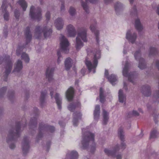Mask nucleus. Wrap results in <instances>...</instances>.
Wrapping results in <instances>:
<instances>
[{"label": "nucleus", "mask_w": 159, "mask_h": 159, "mask_svg": "<svg viewBox=\"0 0 159 159\" xmlns=\"http://www.w3.org/2000/svg\"><path fill=\"white\" fill-rule=\"evenodd\" d=\"M88 55H90L92 54L94 55L93 63L87 59L85 61V64L88 69L90 71L92 70H93V73L95 72V69L98 64V60L101 57V51L99 48L93 49L92 48H88L87 50Z\"/></svg>", "instance_id": "obj_1"}, {"label": "nucleus", "mask_w": 159, "mask_h": 159, "mask_svg": "<svg viewBox=\"0 0 159 159\" xmlns=\"http://www.w3.org/2000/svg\"><path fill=\"white\" fill-rule=\"evenodd\" d=\"M94 134L91 132L88 131L83 135L82 144L83 148L86 149L89 144L90 142H91L93 144V148L95 149V144L94 142Z\"/></svg>", "instance_id": "obj_2"}, {"label": "nucleus", "mask_w": 159, "mask_h": 159, "mask_svg": "<svg viewBox=\"0 0 159 159\" xmlns=\"http://www.w3.org/2000/svg\"><path fill=\"white\" fill-rule=\"evenodd\" d=\"M3 61H5L6 64V70L5 72V79H4V81H7L8 75L10 74L11 70L12 62L11 60L10 57L9 56H7L3 59L2 57H0V64H1Z\"/></svg>", "instance_id": "obj_3"}, {"label": "nucleus", "mask_w": 159, "mask_h": 159, "mask_svg": "<svg viewBox=\"0 0 159 159\" xmlns=\"http://www.w3.org/2000/svg\"><path fill=\"white\" fill-rule=\"evenodd\" d=\"M81 39L84 42H87V30L84 29L83 31L79 32L76 38V48L79 50L83 46V43L80 40Z\"/></svg>", "instance_id": "obj_4"}, {"label": "nucleus", "mask_w": 159, "mask_h": 159, "mask_svg": "<svg viewBox=\"0 0 159 159\" xmlns=\"http://www.w3.org/2000/svg\"><path fill=\"white\" fill-rule=\"evenodd\" d=\"M21 126V123L20 122H19L16 123V132H14L12 130L9 131L8 137L7 139V143H9L10 141H12L14 140L16 138L20 137Z\"/></svg>", "instance_id": "obj_5"}, {"label": "nucleus", "mask_w": 159, "mask_h": 159, "mask_svg": "<svg viewBox=\"0 0 159 159\" xmlns=\"http://www.w3.org/2000/svg\"><path fill=\"white\" fill-rule=\"evenodd\" d=\"M39 132L38 135V139L42 138L43 136L42 131H45L52 133L55 130V128L52 126H49L47 125L43 124L41 123L39 124Z\"/></svg>", "instance_id": "obj_6"}, {"label": "nucleus", "mask_w": 159, "mask_h": 159, "mask_svg": "<svg viewBox=\"0 0 159 159\" xmlns=\"http://www.w3.org/2000/svg\"><path fill=\"white\" fill-rule=\"evenodd\" d=\"M52 32V29H48L47 27L45 26L43 29L39 26H37L35 30V34H38L39 36H40V34L42 32L43 33L44 36L45 38H46L50 36ZM39 36L36 37L37 39H39Z\"/></svg>", "instance_id": "obj_7"}, {"label": "nucleus", "mask_w": 159, "mask_h": 159, "mask_svg": "<svg viewBox=\"0 0 159 159\" xmlns=\"http://www.w3.org/2000/svg\"><path fill=\"white\" fill-rule=\"evenodd\" d=\"M35 11L34 7L32 6L30 9V16L32 19L40 20L42 18L41 9L39 7H38L36 10V12H34Z\"/></svg>", "instance_id": "obj_8"}, {"label": "nucleus", "mask_w": 159, "mask_h": 159, "mask_svg": "<svg viewBox=\"0 0 159 159\" xmlns=\"http://www.w3.org/2000/svg\"><path fill=\"white\" fill-rule=\"evenodd\" d=\"M60 48L62 51L65 53H68L69 52L68 47L69 43L67 39L63 35L62 36L60 43Z\"/></svg>", "instance_id": "obj_9"}, {"label": "nucleus", "mask_w": 159, "mask_h": 159, "mask_svg": "<svg viewBox=\"0 0 159 159\" xmlns=\"http://www.w3.org/2000/svg\"><path fill=\"white\" fill-rule=\"evenodd\" d=\"M22 147L23 153L25 155L28 152L30 148L29 142L26 137H24L23 139Z\"/></svg>", "instance_id": "obj_10"}, {"label": "nucleus", "mask_w": 159, "mask_h": 159, "mask_svg": "<svg viewBox=\"0 0 159 159\" xmlns=\"http://www.w3.org/2000/svg\"><path fill=\"white\" fill-rule=\"evenodd\" d=\"M7 0H3L1 7V9L3 13H5L4 15V18L5 20H8L9 19V14L7 11Z\"/></svg>", "instance_id": "obj_11"}, {"label": "nucleus", "mask_w": 159, "mask_h": 159, "mask_svg": "<svg viewBox=\"0 0 159 159\" xmlns=\"http://www.w3.org/2000/svg\"><path fill=\"white\" fill-rule=\"evenodd\" d=\"M54 68L49 66L47 69L46 72V78L48 79L49 82H50L53 80V75L54 70Z\"/></svg>", "instance_id": "obj_12"}, {"label": "nucleus", "mask_w": 159, "mask_h": 159, "mask_svg": "<svg viewBox=\"0 0 159 159\" xmlns=\"http://www.w3.org/2000/svg\"><path fill=\"white\" fill-rule=\"evenodd\" d=\"M108 71L107 70H105V75L108 80L110 83L114 85L115 84L114 83L116 82L117 80V77L116 75L113 74H112L108 76Z\"/></svg>", "instance_id": "obj_13"}, {"label": "nucleus", "mask_w": 159, "mask_h": 159, "mask_svg": "<svg viewBox=\"0 0 159 159\" xmlns=\"http://www.w3.org/2000/svg\"><path fill=\"white\" fill-rule=\"evenodd\" d=\"M129 62L128 61H127L125 63L124 67L123 69L122 73L123 76L127 78L128 81H129Z\"/></svg>", "instance_id": "obj_14"}, {"label": "nucleus", "mask_w": 159, "mask_h": 159, "mask_svg": "<svg viewBox=\"0 0 159 159\" xmlns=\"http://www.w3.org/2000/svg\"><path fill=\"white\" fill-rule=\"evenodd\" d=\"M74 90L73 87H70L66 92V97L69 101L72 100L74 97Z\"/></svg>", "instance_id": "obj_15"}, {"label": "nucleus", "mask_w": 159, "mask_h": 159, "mask_svg": "<svg viewBox=\"0 0 159 159\" xmlns=\"http://www.w3.org/2000/svg\"><path fill=\"white\" fill-rule=\"evenodd\" d=\"M82 116L81 113L79 112H75L73 114V125L75 126H77L78 124V120L80 119Z\"/></svg>", "instance_id": "obj_16"}, {"label": "nucleus", "mask_w": 159, "mask_h": 159, "mask_svg": "<svg viewBox=\"0 0 159 159\" xmlns=\"http://www.w3.org/2000/svg\"><path fill=\"white\" fill-rule=\"evenodd\" d=\"M119 149V146L116 145V147L113 149V151H111L107 149H105L104 152L108 156H111L113 157H114L116 152L118 151Z\"/></svg>", "instance_id": "obj_17"}, {"label": "nucleus", "mask_w": 159, "mask_h": 159, "mask_svg": "<svg viewBox=\"0 0 159 159\" xmlns=\"http://www.w3.org/2000/svg\"><path fill=\"white\" fill-rule=\"evenodd\" d=\"M25 36L26 43V45H27L29 43L30 41L32 39V35L30 33V28L29 27H26L25 30ZM26 45H25V46Z\"/></svg>", "instance_id": "obj_18"}, {"label": "nucleus", "mask_w": 159, "mask_h": 159, "mask_svg": "<svg viewBox=\"0 0 159 159\" xmlns=\"http://www.w3.org/2000/svg\"><path fill=\"white\" fill-rule=\"evenodd\" d=\"M96 24H95L93 25H91L90 28L91 31L94 33L96 37V41L98 44L99 42V32L98 30H96Z\"/></svg>", "instance_id": "obj_19"}, {"label": "nucleus", "mask_w": 159, "mask_h": 159, "mask_svg": "<svg viewBox=\"0 0 159 159\" xmlns=\"http://www.w3.org/2000/svg\"><path fill=\"white\" fill-rule=\"evenodd\" d=\"M80 102L77 101L75 102L71 103L68 106V109L71 111H73L76 108H80Z\"/></svg>", "instance_id": "obj_20"}, {"label": "nucleus", "mask_w": 159, "mask_h": 159, "mask_svg": "<svg viewBox=\"0 0 159 159\" xmlns=\"http://www.w3.org/2000/svg\"><path fill=\"white\" fill-rule=\"evenodd\" d=\"M69 36L70 37H74L76 35V32L74 26L71 25H68L67 28Z\"/></svg>", "instance_id": "obj_21"}, {"label": "nucleus", "mask_w": 159, "mask_h": 159, "mask_svg": "<svg viewBox=\"0 0 159 159\" xmlns=\"http://www.w3.org/2000/svg\"><path fill=\"white\" fill-rule=\"evenodd\" d=\"M55 26L58 30H60L62 28L63 25V23L62 19L59 18L55 21Z\"/></svg>", "instance_id": "obj_22"}, {"label": "nucleus", "mask_w": 159, "mask_h": 159, "mask_svg": "<svg viewBox=\"0 0 159 159\" xmlns=\"http://www.w3.org/2000/svg\"><path fill=\"white\" fill-rule=\"evenodd\" d=\"M86 2H81V5L84 9L87 12H88V7L87 5V2L89 1L91 3H95L96 2V0H85Z\"/></svg>", "instance_id": "obj_23"}, {"label": "nucleus", "mask_w": 159, "mask_h": 159, "mask_svg": "<svg viewBox=\"0 0 159 159\" xmlns=\"http://www.w3.org/2000/svg\"><path fill=\"white\" fill-rule=\"evenodd\" d=\"M72 60L70 58L66 59L65 62V66L66 70H68L72 66Z\"/></svg>", "instance_id": "obj_24"}, {"label": "nucleus", "mask_w": 159, "mask_h": 159, "mask_svg": "<svg viewBox=\"0 0 159 159\" xmlns=\"http://www.w3.org/2000/svg\"><path fill=\"white\" fill-rule=\"evenodd\" d=\"M34 111L36 113V116L34 118H31L30 120V123L33 125L36 126L37 124V114L38 113V110L37 108H34Z\"/></svg>", "instance_id": "obj_25"}, {"label": "nucleus", "mask_w": 159, "mask_h": 159, "mask_svg": "<svg viewBox=\"0 0 159 159\" xmlns=\"http://www.w3.org/2000/svg\"><path fill=\"white\" fill-rule=\"evenodd\" d=\"M100 107L98 105H96L94 111V117L95 119H98L99 116Z\"/></svg>", "instance_id": "obj_26"}, {"label": "nucleus", "mask_w": 159, "mask_h": 159, "mask_svg": "<svg viewBox=\"0 0 159 159\" xmlns=\"http://www.w3.org/2000/svg\"><path fill=\"white\" fill-rule=\"evenodd\" d=\"M22 62L20 60H18L14 70V71L19 72L22 68Z\"/></svg>", "instance_id": "obj_27"}, {"label": "nucleus", "mask_w": 159, "mask_h": 159, "mask_svg": "<svg viewBox=\"0 0 159 159\" xmlns=\"http://www.w3.org/2000/svg\"><path fill=\"white\" fill-rule=\"evenodd\" d=\"M118 97L119 101L120 102L123 103L125 100V96L123 94V91L121 89H120L119 91Z\"/></svg>", "instance_id": "obj_28"}, {"label": "nucleus", "mask_w": 159, "mask_h": 159, "mask_svg": "<svg viewBox=\"0 0 159 159\" xmlns=\"http://www.w3.org/2000/svg\"><path fill=\"white\" fill-rule=\"evenodd\" d=\"M59 94L58 93H56L55 98L56 101V103L57 105L58 108L59 109H61V100L59 97Z\"/></svg>", "instance_id": "obj_29"}, {"label": "nucleus", "mask_w": 159, "mask_h": 159, "mask_svg": "<svg viewBox=\"0 0 159 159\" xmlns=\"http://www.w3.org/2000/svg\"><path fill=\"white\" fill-rule=\"evenodd\" d=\"M114 8L116 14H117L119 11H120L122 10L123 6L121 3L117 2L115 4Z\"/></svg>", "instance_id": "obj_30"}, {"label": "nucleus", "mask_w": 159, "mask_h": 159, "mask_svg": "<svg viewBox=\"0 0 159 159\" xmlns=\"http://www.w3.org/2000/svg\"><path fill=\"white\" fill-rule=\"evenodd\" d=\"M103 124L105 125L107 124L109 119L108 114L106 111L104 110L103 111Z\"/></svg>", "instance_id": "obj_31"}, {"label": "nucleus", "mask_w": 159, "mask_h": 159, "mask_svg": "<svg viewBox=\"0 0 159 159\" xmlns=\"http://www.w3.org/2000/svg\"><path fill=\"white\" fill-rule=\"evenodd\" d=\"M18 3L23 8L24 11H25L27 8V5L25 0H19Z\"/></svg>", "instance_id": "obj_32"}, {"label": "nucleus", "mask_w": 159, "mask_h": 159, "mask_svg": "<svg viewBox=\"0 0 159 159\" xmlns=\"http://www.w3.org/2000/svg\"><path fill=\"white\" fill-rule=\"evenodd\" d=\"M78 156V153L76 151H72L70 154V159H77Z\"/></svg>", "instance_id": "obj_33"}, {"label": "nucleus", "mask_w": 159, "mask_h": 159, "mask_svg": "<svg viewBox=\"0 0 159 159\" xmlns=\"http://www.w3.org/2000/svg\"><path fill=\"white\" fill-rule=\"evenodd\" d=\"M123 131L122 128H120L118 130V135L120 139L122 142L124 141V138L123 135Z\"/></svg>", "instance_id": "obj_34"}, {"label": "nucleus", "mask_w": 159, "mask_h": 159, "mask_svg": "<svg viewBox=\"0 0 159 159\" xmlns=\"http://www.w3.org/2000/svg\"><path fill=\"white\" fill-rule=\"evenodd\" d=\"M135 26L136 29L138 30H141L143 29V27L139 19H137L135 20Z\"/></svg>", "instance_id": "obj_35"}, {"label": "nucleus", "mask_w": 159, "mask_h": 159, "mask_svg": "<svg viewBox=\"0 0 159 159\" xmlns=\"http://www.w3.org/2000/svg\"><path fill=\"white\" fill-rule=\"evenodd\" d=\"M100 102L103 103L105 101V97L103 95V89L102 88H101L100 89Z\"/></svg>", "instance_id": "obj_36"}, {"label": "nucleus", "mask_w": 159, "mask_h": 159, "mask_svg": "<svg viewBox=\"0 0 159 159\" xmlns=\"http://www.w3.org/2000/svg\"><path fill=\"white\" fill-rule=\"evenodd\" d=\"M21 58L22 59L24 60L26 63H28L29 62L30 58L28 55L25 52H23L21 55Z\"/></svg>", "instance_id": "obj_37"}, {"label": "nucleus", "mask_w": 159, "mask_h": 159, "mask_svg": "<svg viewBox=\"0 0 159 159\" xmlns=\"http://www.w3.org/2000/svg\"><path fill=\"white\" fill-rule=\"evenodd\" d=\"M47 91H42L41 93V95L40 97V102L41 105H42L44 102L45 97L47 94Z\"/></svg>", "instance_id": "obj_38"}, {"label": "nucleus", "mask_w": 159, "mask_h": 159, "mask_svg": "<svg viewBox=\"0 0 159 159\" xmlns=\"http://www.w3.org/2000/svg\"><path fill=\"white\" fill-rule=\"evenodd\" d=\"M75 10L73 7H70V8L69 12L71 16H73L75 15Z\"/></svg>", "instance_id": "obj_39"}, {"label": "nucleus", "mask_w": 159, "mask_h": 159, "mask_svg": "<svg viewBox=\"0 0 159 159\" xmlns=\"http://www.w3.org/2000/svg\"><path fill=\"white\" fill-rule=\"evenodd\" d=\"M136 38V35L134 34L133 35H130V42L133 43L135 41Z\"/></svg>", "instance_id": "obj_40"}, {"label": "nucleus", "mask_w": 159, "mask_h": 159, "mask_svg": "<svg viewBox=\"0 0 159 159\" xmlns=\"http://www.w3.org/2000/svg\"><path fill=\"white\" fill-rule=\"evenodd\" d=\"M24 48V46L18 47L16 51V54L17 56H19L21 52L20 50L23 48Z\"/></svg>", "instance_id": "obj_41"}, {"label": "nucleus", "mask_w": 159, "mask_h": 159, "mask_svg": "<svg viewBox=\"0 0 159 159\" xmlns=\"http://www.w3.org/2000/svg\"><path fill=\"white\" fill-rule=\"evenodd\" d=\"M20 12L18 10H16L14 12V15L16 19H18L20 16Z\"/></svg>", "instance_id": "obj_42"}, {"label": "nucleus", "mask_w": 159, "mask_h": 159, "mask_svg": "<svg viewBox=\"0 0 159 159\" xmlns=\"http://www.w3.org/2000/svg\"><path fill=\"white\" fill-rule=\"evenodd\" d=\"M57 55L58 56V58L57 59V62L58 63H59L61 60H60V58L61 57V53L60 51H58L57 52Z\"/></svg>", "instance_id": "obj_43"}, {"label": "nucleus", "mask_w": 159, "mask_h": 159, "mask_svg": "<svg viewBox=\"0 0 159 159\" xmlns=\"http://www.w3.org/2000/svg\"><path fill=\"white\" fill-rule=\"evenodd\" d=\"M156 134V133L155 131L152 132L150 134V138H155Z\"/></svg>", "instance_id": "obj_44"}, {"label": "nucleus", "mask_w": 159, "mask_h": 159, "mask_svg": "<svg viewBox=\"0 0 159 159\" xmlns=\"http://www.w3.org/2000/svg\"><path fill=\"white\" fill-rule=\"evenodd\" d=\"M61 2H62L61 7V10L62 11L65 9L64 2V0H60Z\"/></svg>", "instance_id": "obj_45"}, {"label": "nucleus", "mask_w": 159, "mask_h": 159, "mask_svg": "<svg viewBox=\"0 0 159 159\" xmlns=\"http://www.w3.org/2000/svg\"><path fill=\"white\" fill-rule=\"evenodd\" d=\"M50 12L49 11L47 12L46 13V19L48 20H49V19L50 18Z\"/></svg>", "instance_id": "obj_46"}, {"label": "nucleus", "mask_w": 159, "mask_h": 159, "mask_svg": "<svg viewBox=\"0 0 159 159\" xmlns=\"http://www.w3.org/2000/svg\"><path fill=\"white\" fill-rule=\"evenodd\" d=\"M145 65L144 64V63H139V67L141 69H143L145 68Z\"/></svg>", "instance_id": "obj_47"}, {"label": "nucleus", "mask_w": 159, "mask_h": 159, "mask_svg": "<svg viewBox=\"0 0 159 159\" xmlns=\"http://www.w3.org/2000/svg\"><path fill=\"white\" fill-rule=\"evenodd\" d=\"M126 147V145L124 142H122L121 143V148L122 149H125Z\"/></svg>", "instance_id": "obj_48"}, {"label": "nucleus", "mask_w": 159, "mask_h": 159, "mask_svg": "<svg viewBox=\"0 0 159 159\" xmlns=\"http://www.w3.org/2000/svg\"><path fill=\"white\" fill-rule=\"evenodd\" d=\"M10 148L11 149H13L15 147V145L14 144H11L10 145Z\"/></svg>", "instance_id": "obj_49"}, {"label": "nucleus", "mask_w": 159, "mask_h": 159, "mask_svg": "<svg viewBox=\"0 0 159 159\" xmlns=\"http://www.w3.org/2000/svg\"><path fill=\"white\" fill-rule=\"evenodd\" d=\"M126 38L128 40H129V32L128 31L126 35Z\"/></svg>", "instance_id": "obj_50"}, {"label": "nucleus", "mask_w": 159, "mask_h": 159, "mask_svg": "<svg viewBox=\"0 0 159 159\" xmlns=\"http://www.w3.org/2000/svg\"><path fill=\"white\" fill-rule=\"evenodd\" d=\"M133 115L135 116H138L139 113L135 111H133L132 112Z\"/></svg>", "instance_id": "obj_51"}, {"label": "nucleus", "mask_w": 159, "mask_h": 159, "mask_svg": "<svg viewBox=\"0 0 159 159\" xmlns=\"http://www.w3.org/2000/svg\"><path fill=\"white\" fill-rule=\"evenodd\" d=\"M112 0H104L105 3L107 4L112 1Z\"/></svg>", "instance_id": "obj_52"}, {"label": "nucleus", "mask_w": 159, "mask_h": 159, "mask_svg": "<svg viewBox=\"0 0 159 159\" xmlns=\"http://www.w3.org/2000/svg\"><path fill=\"white\" fill-rule=\"evenodd\" d=\"M7 87H4L2 88L1 89L2 91V92H4L7 90Z\"/></svg>", "instance_id": "obj_53"}, {"label": "nucleus", "mask_w": 159, "mask_h": 159, "mask_svg": "<svg viewBox=\"0 0 159 159\" xmlns=\"http://www.w3.org/2000/svg\"><path fill=\"white\" fill-rule=\"evenodd\" d=\"M124 88L125 90H127V84L125 82L124 83Z\"/></svg>", "instance_id": "obj_54"}, {"label": "nucleus", "mask_w": 159, "mask_h": 159, "mask_svg": "<svg viewBox=\"0 0 159 159\" xmlns=\"http://www.w3.org/2000/svg\"><path fill=\"white\" fill-rule=\"evenodd\" d=\"M121 156L120 155H118L116 156V159H121Z\"/></svg>", "instance_id": "obj_55"}, {"label": "nucleus", "mask_w": 159, "mask_h": 159, "mask_svg": "<svg viewBox=\"0 0 159 159\" xmlns=\"http://www.w3.org/2000/svg\"><path fill=\"white\" fill-rule=\"evenodd\" d=\"M5 30H5V29H4V34L5 35H6V36H7V31H6Z\"/></svg>", "instance_id": "obj_56"}, {"label": "nucleus", "mask_w": 159, "mask_h": 159, "mask_svg": "<svg viewBox=\"0 0 159 159\" xmlns=\"http://www.w3.org/2000/svg\"><path fill=\"white\" fill-rule=\"evenodd\" d=\"M157 12L158 14L159 15V5L157 7Z\"/></svg>", "instance_id": "obj_57"}, {"label": "nucleus", "mask_w": 159, "mask_h": 159, "mask_svg": "<svg viewBox=\"0 0 159 159\" xmlns=\"http://www.w3.org/2000/svg\"><path fill=\"white\" fill-rule=\"evenodd\" d=\"M50 95L51 96V97L52 98L53 97V92L52 91H51L50 93Z\"/></svg>", "instance_id": "obj_58"}, {"label": "nucleus", "mask_w": 159, "mask_h": 159, "mask_svg": "<svg viewBox=\"0 0 159 159\" xmlns=\"http://www.w3.org/2000/svg\"><path fill=\"white\" fill-rule=\"evenodd\" d=\"M59 124L61 126H63V125H62V123L61 121H59Z\"/></svg>", "instance_id": "obj_59"}, {"label": "nucleus", "mask_w": 159, "mask_h": 159, "mask_svg": "<svg viewBox=\"0 0 159 159\" xmlns=\"http://www.w3.org/2000/svg\"><path fill=\"white\" fill-rule=\"evenodd\" d=\"M123 53L124 54H126L127 53V52L125 50L123 51Z\"/></svg>", "instance_id": "obj_60"}, {"label": "nucleus", "mask_w": 159, "mask_h": 159, "mask_svg": "<svg viewBox=\"0 0 159 159\" xmlns=\"http://www.w3.org/2000/svg\"><path fill=\"white\" fill-rule=\"evenodd\" d=\"M73 70H74V71H75V72H76V69H75V67H73Z\"/></svg>", "instance_id": "obj_61"}, {"label": "nucleus", "mask_w": 159, "mask_h": 159, "mask_svg": "<svg viewBox=\"0 0 159 159\" xmlns=\"http://www.w3.org/2000/svg\"><path fill=\"white\" fill-rule=\"evenodd\" d=\"M10 7H11V9H12V6H11V4H10Z\"/></svg>", "instance_id": "obj_62"}, {"label": "nucleus", "mask_w": 159, "mask_h": 159, "mask_svg": "<svg viewBox=\"0 0 159 159\" xmlns=\"http://www.w3.org/2000/svg\"><path fill=\"white\" fill-rule=\"evenodd\" d=\"M133 0H130V2H132V1H133Z\"/></svg>", "instance_id": "obj_63"}, {"label": "nucleus", "mask_w": 159, "mask_h": 159, "mask_svg": "<svg viewBox=\"0 0 159 159\" xmlns=\"http://www.w3.org/2000/svg\"><path fill=\"white\" fill-rule=\"evenodd\" d=\"M158 28L159 29V23L158 24Z\"/></svg>", "instance_id": "obj_64"}]
</instances>
